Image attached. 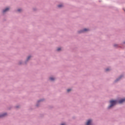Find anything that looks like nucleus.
Here are the masks:
<instances>
[{"mask_svg":"<svg viewBox=\"0 0 125 125\" xmlns=\"http://www.w3.org/2000/svg\"><path fill=\"white\" fill-rule=\"evenodd\" d=\"M117 101H114L112 100L110 101V105L108 106V109H110V108L113 107L114 105H116L117 104Z\"/></svg>","mask_w":125,"mask_h":125,"instance_id":"nucleus-1","label":"nucleus"},{"mask_svg":"<svg viewBox=\"0 0 125 125\" xmlns=\"http://www.w3.org/2000/svg\"><path fill=\"white\" fill-rule=\"evenodd\" d=\"M31 57V56H29L27 59V61H28L29 59H30V58Z\"/></svg>","mask_w":125,"mask_h":125,"instance_id":"nucleus-12","label":"nucleus"},{"mask_svg":"<svg viewBox=\"0 0 125 125\" xmlns=\"http://www.w3.org/2000/svg\"><path fill=\"white\" fill-rule=\"evenodd\" d=\"M87 31H88V29L85 28L79 33H83V32H87Z\"/></svg>","mask_w":125,"mask_h":125,"instance_id":"nucleus-5","label":"nucleus"},{"mask_svg":"<svg viewBox=\"0 0 125 125\" xmlns=\"http://www.w3.org/2000/svg\"><path fill=\"white\" fill-rule=\"evenodd\" d=\"M60 50H61V48H58L57 49V51H60Z\"/></svg>","mask_w":125,"mask_h":125,"instance_id":"nucleus-10","label":"nucleus"},{"mask_svg":"<svg viewBox=\"0 0 125 125\" xmlns=\"http://www.w3.org/2000/svg\"><path fill=\"white\" fill-rule=\"evenodd\" d=\"M58 6V7H59V8L62 7H63V5L60 4V5H59Z\"/></svg>","mask_w":125,"mask_h":125,"instance_id":"nucleus-8","label":"nucleus"},{"mask_svg":"<svg viewBox=\"0 0 125 125\" xmlns=\"http://www.w3.org/2000/svg\"><path fill=\"white\" fill-rule=\"evenodd\" d=\"M9 10V8H6L4 10H3V13H5L7 11H8Z\"/></svg>","mask_w":125,"mask_h":125,"instance_id":"nucleus-4","label":"nucleus"},{"mask_svg":"<svg viewBox=\"0 0 125 125\" xmlns=\"http://www.w3.org/2000/svg\"><path fill=\"white\" fill-rule=\"evenodd\" d=\"M109 68H107V69H106L105 71H106V72H108V71H109Z\"/></svg>","mask_w":125,"mask_h":125,"instance_id":"nucleus-13","label":"nucleus"},{"mask_svg":"<svg viewBox=\"0 0 125 125\" xmlns=\"http://www.w3.org/2000/svg\"><path fill=\"white\" fill-rule=\"evenodd\" d=\"M119 81V79H117L115 82H118Z\"/></svg>","mask_w":125,"mask_h":125,"instance_id":"nucleus-15","label":"nucleus"},{"mask_svg":"<svg viewBox=\"0 0 125 125\" xmlns=\"http://www.w3.org/2000/svg\"><path fill=\"white\" fill-rule=\"evenodd\" d=\"M71 89H67V92H70V91H71Z\"/></svg>","mask_w":125,"mask_h":125,"instance_id":"nucleus-11","label":"nucleus"},{"mask_svg":"<svg viewBox=\"0 0 125 125\" xmlns=\"http://www.w3.org/2000/svg\"><path fill=\"white\" fill-rule=\"evenodd\" d=\"M6 116V113H4L3 114L0 115V118H2V117H5Z\"/></svg>","mask_w":125,"mask_h":125,"instance_id":"nucleus-6","label":"nucleus"},{"mask_svg":"<svg viewBox=\"0 0 125 125\" xmlns=\"http://www.w3.org/2000/svg\"><path fill=\"white\" fill-rule=\"evenodd\" d=\"M18 11L19 12H21V11H22V9H19L18 10Z\"/></svg>","mask_w":125,"mask_h":125,"instance_id":"nucleus-9","label":"nucleus"},{"mask_svg":"<svg viewBox=\"0 0 125 125\" xmlns=\"http://www.w3.org/2000/svg\"><path fill=\"white\" fill-rule=\"evenodd\" d=\"M61 125H66V124L63 123V124H62Z\"/></svg>","mask_w":125,"mask_h":125,"instance_id":"nucleus-14","label":"nucleus"},{"mask_svg":"<svg viewBox=\"0 0 125 125\" xmlns=\"http://www.w3.org/2000/svg\"><path fill=\"white\" fill-rule=\"evenodd\" d=\"M91 123H92V120H88V121L86 123V125H90Z\"/></svg>","mask_w":125,"mask_h":125,"instance_id":"nucleus-3","label":"nucleus"},{"mask_svg":"<svg viewBox=\"0 0 125 125\" xmlns=\"http://www.w3.org/2000/svg\"><path fill=\"white\" fill-rule=\"evenodd\" d=\"M124 102H125V98L122 99L119 101L120 104H122V103H124Z\"/></svg>","mask_w":125,"mask_h":125,"instance_id":"nucleus-2","label":"nucleus"},{"mask_svg":"<svg viewBox=\"0 0 125 125\" xmlns=\"http://www.w3.org/2000/svg\"><path fill=\"white\" fill-rule=\"evenodd\" d=\"M50 81H54L55 79L53 77H51L50 78Z\"/></svg>","mask_w":125,"mask_h":125,"instance_id":"nucleus-7","label":"nucleus"}]
</instances>
